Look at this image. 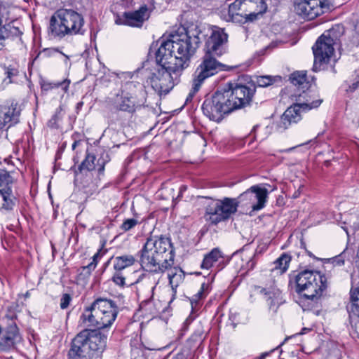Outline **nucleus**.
I'll return each mask as SVG.
<instances>
[{"mask_svg":"<svg viewBox=\"0 0 359 359\" xmlns=\"http://www.w3.org/2000/svg\"><path fill=\"white\" fill-rule=\"evenodd\" d=\"M184 30L163 41L156 53L157 68L148 76L147 81L158 94L168 93L179 82L182 71L189 66L201 43L202 33L198 25L192 24Z\"/></svg>","mask_w":359,"mask_h":359,"instance_id":"nucleus-1","label":"nucleus"},{"mask_svg":"<svg viewBox=\"0 0 359 359\" xmlns=\"http://www.w3.org/2000/svg\"><path fill=\"white\" fill-rule=\"evenodd\" d=\"M228 36L223 29L214 26L210 35L205 42V53L201 63L192 74L191 88L187 97V102L191 100L206 79L219 72L229 70V67L216 60L214 56L223 53V46L227 41Z\"/></svg>","mask_w":359,"mask_h":359,"instance_id":"nucleus-2","label":"nucleus"},{"mask_svg":"<svg viewBox=\"0 0 359 359\" xmlns=\"http://www.w3.org/2000/svg\"><path fill=\"white\" fill-rule=\"evenodd\" d=\"M118 313V308L114 301L100 297L85 308L80 322L85 327L104 329L111 326Z\"/></svg>","mask_w":359,"mask_h":359,"instance_id":"nucleus-3","label":"nucleus"},{"mask_svg":"<svg viewBox=\"0 0 359 359\" xmlns=\"http://www.w3.org/2000/svg\"><path fill=\"white\" fill-rule=\"evenodd\" d=\"M84 19L81 14L72 9H59L50 17L48 34L53 39L83 35Z\"/></svg>","mask_w":359,"mask_h":359,"instance_id":"nucleus-4","label":"nucleus"},{"mask_svg":"<svg viewBox=\"0 0 359 359\" xmlns=\"http://www.w3.org/2000/svg\"><path fill=\"white\" fill-rule=\"evenodd\" d=\"M97 330L86 329L76 336L69 352V359H92L95 354L103 352L107 337Z\"/></svg>","mask_w":359,"mask_h":359,"instance_id":"nucleus-5","label":"nucleus"},{"mask_svg":"<svg viewBox=\"0 0 359 359\" xmlns=\"http://www.w3.org/2000/svg\"><path fill=\"white\" fill-rule=\"evenodd\" d=\"M290 284L303 298L316 302L327 288V278L318 271L305 269L290 276Z\"/></svg>","mask_w":359,"mask_h":359,"instance_id":"nucleus-6","label":"nucleus"},{"mask_svg":"<svg viewBox=\"0 0 359 359\" xmlns=\"http://www.w3.org/2000/svg\"><path fill=\"white\" fill-rule=\"evenodd\" d=\"M264 0H235L229 5L226 21L243 23L256 20L266 11Z\"/></svg>","mask_w":359,"mask_h":359,"instance_id":"nucleus-7","label":"nucleus"},{"mask_svg":"<svg viewBox=\"0 0 359 359\" xmlns=\"http://www.w3.org/2000/svg\"><path fill=\"white\" fill-rule=\"evenodd\" d=\"M339 26L332 27L325 32L313 46L314 55V71L320 70L323 65L327 64L334 54V46L337 44L339 32Z\"/></svg>","mask_w":359,"mask_h":359,"instance_id":"nucleus-8","label":"nucleus"},{"mask_svg":"<svg viewBox=\"0 0 359 359\" xmlns=\"http://www.w3.org/2000/svg\"><path fill=\"white\" fill-rule=\"evenodd\" d=\"M238 204L236 198L209 199L205 205V219L213 225L225 222L236 212Z\"/></svg>","mask_w":359,"mask_h":359,"instance_id":"nucleus-9","label":"nucleus"},{"mask_svg":"<svg viewBox=\"0 0 359 359\" xmlns=\"http://www.w3.org/2000/svg\"><path fill=\"white\" fill-rule=\"evenodd\" d=\"M232 110L250 104L256 91L254 83H229L222 88Z\"/></svg>","mask_w":359,"mask_h":359,"instance_id":"nucleus-10","label":"nucleus"},{"mask_svg":"<svg viewBox=\"0 0 359 359\" xmlns=\"http://www.w3.org/2000/svg\"><path fill=\"white\" fill-rule=\"evenodd\" d=\"M222 90H217L210 97L205 99L201 109L203 114L210 120L221 121L224 116L233 111Z\"/></svg>","mask_w":359,"mask_h":359,"instance_id":"nucleus-11","label":"nucleus"},{"mask_svg":"<svg viewBox=\"0 0 359 359\" xmlns=\"http://www.w3.org/2000/svg\"><path fill=\"white\" fill-rule=\"evenodd\" d=\"M332 6V0H296L294 11L297 15L311 20L328 11Z\"/></svg>","mask_w":359,"mask_h":359,"instance_id":"nucleus-12","label":"nucleus"},{"mask_svg":"<svg viewBox=\"0 0 359 359\" xmlns=\"http://www.w3.org/2000/svg\"><path fill=\"white\" fill-rule=\"evenodd\" d=\"M140 253V262L144 270L154 273H163L168 269H161V263L164 262V259L151 246V243L146 241Z\"/></svg>","mask_w":359,"mask_h":359,"instance_id":"nucleus-13","label":"nucleus"},{"mask_svg":"<svg viewBox=\"0 0 359 359\" xmlns=\"http://www.w3.org/2000/svg\"><path fill=\"white\" fill-rule=\"evenodd\" d=\"M146 102V93L142 87L135 95L122 91L117 95L114 101V107L120 111L134 113L136 110L144 106Z\"/></svg>","mask_w":359,"mask_h":359,"instance_id":"nucleus-14","label":"nucleus"},{"mask_svg":"<svg viewBox=\"0 0 359 359\" xmlns=\"http://www.w3.org/2000/svg\"><path fill=\"white\" fill-rule=\"evenodd\" d=\"M147 242L151 243V246L164 259L161 263V269H168L174 264L175 252L170 240L168 238L161 236H150Z\"/></svg>","mask_w":359,"mask_h":359,"instance_id":"nucleus-15","label":"nucleus"},{"mask_svg":"<svg viewBox=\"0 0 359 359\" xmlns=\"http://www.w3.org/2000/svg\"><path fill=\"white\" fill-rule=\"evenodd\" d=\"M150 13L146 5L142 6L135 11L124 12L121 16H118L115 23L118 25L141 27L149 18Z\"/></svg>","mask_w":359,"mask_h":359,"instance_id":"nucleus-16","label":"nucleus"},{"mask_svg":"<svg viewBox=\"0 0 359 359\" xmlns=\"http://www.w3.org/2000/svg\"><path fill=\"white\" fill-rule=\"evenodd\" d=\"M96 157L94 154L86 152V155L85 159L82 161L81 165L79 166V170L80 172H83L84 171H92L94 170H97V177H103L104 166L107 163L110 161L109 156L107 152H102L100 155V157L97 159V163H95Z\"/></svg>","mask_w":359,"mask_h":359,"instance_id":"nucleus-17","label":"nucleus"},{"mask_svg":"<svg viewBox=\"0 0 359 359\" xmlns=\"http://www.w3.org/2000/svg\"><path fill=\"white\" fill-rule=\"evenodd\" d=\"M22 337L18 327L14 322H11L6 327L2 337L0 338V351H8L20 343Z\"/></svg>","mask_w":359,"mask_h":359,"instance_id":"nucleus-18","label":"nucleus"},{"mask_svg":"<svg viewBox=\"0 0 359 359\" xmlns=\"http://www.w3.org/2000/svg\"><path fill=\"white\" fill-rule=\"evenodd\" d=\"M19 115L20 112L13 104L0 106V130L17 123Z\"/></svg>","mask_w":359,"mask_h":359,"instance_id":"nucleus-19","label":"nucleus"},{"mask_svg":"<svg viewBox=\"0 0 359 359\" xmlns=\"http://www.w3.org/2000/svg\"><path fill=\"white\" fill-rule=\"evenodd\" d=\"M260 292L268 302L269 309L276 312L279 306L283 302L280 290L276 287H270L262 288Z\"/></svg>","mask_w":359,"mask_h":359,"instance_id":"nucleus-20","label":"nucleus"},{"mask_svg":"<svg viewBox=\"0 0 359 359\" xmlns=\"http://www.w3.org/2000/svg\"><path fill=\"white\" fill-rule=\"evenodd\" d=\"M301 110L298 109V106H290L284 112L281 116L280 128L286 129L292 123H297L302 119Z\"/></svg>","mask_w":359,"mask_h":359,"instance_id":"nucleus-21","label":"nucleus"},{"mask_svg":"<svg viewBox=\"0 0 359 359\" xmlns=\"http://www.w3.org/2000/svg\"><path fill=\"white\" fill-rule=\"evenodd\" d=\"M292 97H294L296 101L292 106H298V109L302 111H306L313 108H317L322 103V100H316L312 102H305L306 98V92L303 90L302 93L292 95Z\"/></svg>","mask_w":359,"mask_h":359,"instance_id":"nucleus-22","label":"nucleus"},{"mask_svg":"<svg viewBox=\"0 0 359 359\" xmlns=\"http://www.w3.org/2000/svg\"><path fill=\"white\" fill-rule=\"evenodd\" d=\"M113 260V268L115 271H122L128 268L136 262L135 257L132 255L125 254L120 256H116L111 258Z\"/></svg>","mask_w":359,"mask_h":359,"instance_id":"nucleus-23","label":"nucleus"},{"mask_svg":"<svg viewBox=\"0 0 359 359\" xmlns=\"http://www.w3.org/2000/svg\"><path fill=\"white\" fill-rule=\"evenodd\" d=\"M351 302L347 306L349 318L351 320L359 318V288L350 291Z\"/></svg>","mask_w":359,"mask_h":359,"instance_id":"nucleus-24","label":"nucleus"},{"mask_svg":"<svg viewBox=\"0 0 359 359\" xmlns=\"http://www.w3.org/2000/svg\"><path fill=\"white\" fill-rule=\"evenodd\" d=\"M251 189L253 192L255 193V196L257 200V203L254 204L252 206V210H259L264 207L267 194L269 191H272L273 189H271L269 190L266 187H261L258 186H255L252 187Z\"/></svg>","mask_w":359,"mask_h":359,"instance_id":"nucleus-25","label":"nucleus"},{"mask_svg":"<svg viewBox=\"0 0 359 359\" xmlns=\"http://www.w3.org/2000/svg\"><path fill=\"white\" fill-rule=\"evenodd\" d=\"M169 269L170 271L168 274L169 283L171 285L173 294H175L177 287L183 282L184 279V273L180 268L178 267L172 268L171 266Z\"/></svg>","mask_w":359,"mask_h":359,"instance_id":"nucleus-26","label":"nucleus"},{"mask_svg":"<svg viewBox=\"0 0 359 359\" xmlns=\"http://www.w3.org/2000/svg\"><path fill=\"white\" fill-rule=\"evenodd\" d=\"M291 256L287 253H283L273 263L272 271H276L280 274L284 273L289 268L291 262Z\"/></svg>","mask_w":359,"mask_h":359,"instance_id":"nucleus-27","label":"nucleus"},{"mask_svg":"<svg viewBox=\"0 0 359 359\" xmlns=\"http://www.w3.org/2000/svg\"><path fill=\"white\" fill-rule=\"evenodd\" d=\"M222 257V252L218 248H214L204 257L201 268L205 269H210Z\"/></svg>","mask_w":359,"mask_h":359,"instance_id":"nucleus-28","label":"nucleus"},{"mask_svg":"<svg viewBox=\"0 0 359 359\" xmlns=\"http://www.w3.org/2000/svg\"><path fill=\"white\" fill-rule=\"evenodd\" d=\"M3 203L0 207V212L4 214L11 212L15 206L16 198L13 195L2 197Z\"/></svg>","mask_w":359,"mask_h":359,"instance_id":"nucleus-29","label":"nucleus"},{"mask_svg":"<svg viewBox=\"0 0 359 359\" xmlns=\"http://www.w3.org/2000/svg\"><path fill=\"white\" fill-rule=\"evenodd\" d=\"M69 81L65 79L60 82H48L43 81L41 83V88L44 91H48L53 88H61L65 92H66L69 88Z\"/></svg>","mask_w":359,"mask_h":359,"instance_id":"nucleus-30","label":"nucleus"},{"mask_svg":"<svg viewBox=\"0 0 359 359\" xmlns=\"http://www.w3.org/2000/svg\"><path fill=\"white\" fill-rule=\"evenodd\" d=\"M291 83L295 86L304 88L307 85L306 81V74L304 72H296L292 73L290 76Z\"/></svg>","mask_w":359,"mask_h":359,"instance_id":"nucleus-31","label":"nucleus"},{"mask_svg":"<svg viewBox=\"0 0 359 359\" xmlns=\"http://www.w3.org/2000/svg\"><path fill=\"white\" fill-rule=\"evenodd\" d=\"M13 181H0V196L1 197L13 194Z\"/></svg>","mask_w":359,"mask_h":359,"instance_id":"nucleus-32","label":"nucleus"},{"mask_svg":"<svg viewBox=\"0 0 359 359\" xmlns=\"http://www.w3.org/2000/svg\"><path fill=\"white\" fill-rule=\"evenodd\" d=\"M276 78L270 76H259L255 81L259 87H267L275 82Z\"/></svg>","mask_w":359,"mask_h":359,"instance_id":"nucleus-33","label":"nucleus"},{"mask_svg":"<svg viewBox=\"0 0 359 359\" xmlns=\"http://www.w3.org/2000/svg\"><path fill=\"white\" fill-rule=\"evenodd\" d=\"M208 286L205 283H203L201 285L200 290L197 292L196 294H194V296L192 297L191 300L192 307L194 306L193 305L194 302L196 304L199 299H203L205 297V290H208Z\"/></svg>","mask_w":359,"mask_h":359,"instance_id":"nucleus-34","label":"nucleus"},{"mask_svg":"<svg viewBox=\"0 0 359 359\" xmlns=\"http://www.w3.org/2000/svg\"><path fill=\"white\" fill-rule=\"evenodd\" d=\"M113 282L120 287H124L126 285V278L123 276L122 271H115L112 276Z\"/></svg>","mask_w":359,"mask_h":359,"instance_id":"nucleus-35","label":"nucleus"},{"mask_svg":"<svg viewBox=\"0 0 359 359\" xmlns=\"http://www.w3.org/2000/svg\"><path fill=\"white\" fill-rule=\"evenodd\" d=\"M137 224L138 221L136 219H127L121 224V229L124 231H128L133 229Z\"/></svg>","mask_w":359,"mask_h":359,"instance_id":"nucleus-36","label":"nucleus"},{"mask_svg":"<svg viewBox=\"0 0 359 359\" xmlns=\"http://www.w3.org/2000/svg\"><path fill=\"white\" fill-rule=\"evenodd\" d=\"M61 108H58L56 109L55 114L53 115L51 118L48 121V126L51 128H57V122L61 119Z\"/></svg>","mask_w":359,"mask_h":359,"instance_id":"nucleus-37","label":"nucleus"},{"mask_svg":"<svg viewBox=\"0 0 359 359\" xmlns=\"http://www.w3.org/2000/svg\"><path fill=\"white\" fill-rule=\"evenodd\" d=\"M257 261L255 259V255L250 258L249 260L247 261L245 266H242L241 268V271H243V273H245L248 271L252 270L255 265H256Z\"/></svg>","mask_w":359,"mask_h":359,"instance_id":"nucleus-38","label":"nucleus"},{"mask_svg":"<svg viewBox=\"0 0 359 359\" xmlns=\"http://www.w3.org/2000/svg\"><path fill=\"white\" fill-rule=\"evenodd\" d=\"M72 301V297L69 294H64L60 299V308L62 309H67Z\"/></svg>","mask_w":359,"mask_h":359,"instance_id":"nucleus-39","label":"nucleus"},{"mask_svg":"<svg viewBox=\"0 0 359 359\" xmlns=\"http://www.w3.org/2000/svg\"><path fill=\"white\" fill-rule=\"evenodd\" d=\"M332 263L335 266H342L344 264L345 252L344 251L340 255L332 258Z\"/></svg>","mask_w":359,"mask_h":359,"instance_id":"nucleus-40","label":"nucleus"},{"mask_svg":"<svg viewBox=\"0 0 359 359\" xmlns=\"http://www.w3.org/2000/svg\"><path fill=\"white\" fill-rule=\"evenodd\" d=\"M5 74H6V78L9 79V81L7 83H11V79L17 74V70L15 68L8 67L5 68Z\"/></svg>","mask_w":359,"mask_h":359,"instance_id":"nucleus-41","label":"nucleus"},{"mask_svg":"<svg viewBox=\"0 0 359 359\" xmlns=\"http://www.w3.org/2000/svg\"><path fill=\"white\" fill-rule=\"evenodd\" d=\"M12 179L10 172L5 170L4 169H0V180H8Z\"/></svg>","mask_w":359,"mask_h":359,"instance_id":"nucleus-42","label":"nucleus"},{"mask_svg":"<svg viewBox=\"0 0 359 359\" xmlns=\"http://www.w3.org/2000/svg\"><path fill=\"white\" fill-rule=\"evenodd\" d=\"M52 52L53 53H60V54H62L65 57V59H64L65 64L66 65H68V63L69 62V58H70L69 55H67L65 53H63L62 52L60 51L58 48H53Z\"/></svg>","mask_w":359,"mask_h":359,"instance_id":"nucleus-43","label":"nucleus"},{"mask_svg":"<svg viewBox=\"0 0 359 359\" xmlns=\"http://www.w3.org/2000/svg\"><path fill=\"white\" fill-rule=\"evenodd\" d=\"M97 264L95 262H90L87 266L81 267L83 270H88V271H93L96 268Z\"/></svg>","mask_w":359,"mask_h":359,"instance_id":"nucleus-44","label":"nucleus"},{"mask_svg":"<svg viewBox=\"0 0 359 359\" xmlns=\"http://www.w3.org/2000/svg\"><path fill=\"white\" fill-rule=\"evenodd\" d=\"M101 257L100 251L97 252L92 257V262H95L96 264H97L98 259H100Z\"/></svg>","mask_w":359,"mask_h":359,"instance_id":"nucleus-45","label":"nucleus"},{"mask_svg":"<svg viewBox=\"0 0 359 359\" xmlns=\"http://www.w3.org/2000/svg\"><path fill=\"white\" fill-rule=\"evenodd\" d=\"M75 185L76 187H80L81 185L82 186H86L85 184H89V181H82V180H80V181H75Z\"/></svg>","mask_w":359,"mask_h":359,"instance_id":"nucleus-46","label":"nucleus"},{"mask_svg":"<svg viewBox=\"0 0 359 359\" xmlns=\"http://www.w3.org/2000/svg\"><path fill=\"white\" fill-rule=\"evenodd\" d=\"M359 86V81L353 83L351 86H349V90L353 91L355 90Z\"/></svg>","mask_w":359,"mask_h":359,"instance_id":"nucleus-47","label":"nucleus"},{"mask_svg":"<svg viewBox=\"0 0 359 359\" xmlns=\"http://www.w3.org/2000/svg\"><path fill=\"white\" fill-rule=\"evenodd\" d=\"M91 271H88V270H83L81 269V275L83 276L84 277H89L91 274Z\"/></svg>","mask_w":359,"mask_h":359,"instance_id":"nucleus-48","label":"nucleus"},{"mask_svg":"<svg viewBox=\"0 0 359 359\" xmlns=\"http://www.w3.org/2000/svg\"><path fill=\"white\" fill-rule=\"evenodd\" d=\"M354 31L357 35L359 36V19L357 20L354 26Z\"/></svg>","mask_w":359,"mask_h":359,"instance_id":"nucleus-49","label":"nucleus"},{"mask_svg":"<svg viewBox=\"0 0 359 359\" xmlns=\"http://www.w3.org/2000/svg\"><path fill=\"white\" fill-rule=\"evenodd\" d=\"M172 359H184V355L183 353H180L173 356Z\"/></svg>","mask_w":359,"mask_h":359,"instance_id":"nucleus-50","label":"nucleus"},{"mask_svg":"<svg viewBox=\"0 0 359 359\" xmlns=\"http://www.w3.org/2000/svg\"><path fill=\"white\" fill-rule=\"evenodd\" d=\"M355 263H356L357 266L359 267V245H358L357 252H356Z\"/></svg>","mask_w":359,"mask_h":359,"instance_id":"nucleus-51","label":"nucleus"},{"mask_svg":"<svg viewBox=\"0 0 359 359\" xmlns=\"http://www.w3.org/2000/svg\"><path fill=\"white\" fill-rule=\"evenodd\" d=\"M81 143V141L79 140H76L74 142V143L72 144V148L73 150H74L76 149V147Z\"/></svg>","mask_w":359,"mask_h":359,"instance_id":"nucleus-52","label":"nucleus"},{"mask_svg":"<svg viewBox=\"0 0 359 359\" xmlns=\"http://www.w3.org/2000/svg\"><path fill=\"white\" fill-rule=\"evenodd\" d=\"M313 100L311 99V96L306 93V98L305 99V102H312Z\"/></svg>","mask_w":359,"mask_h":359,"instance_id":"nucleus-53","label":"nucleus"},{"mask_svg":"<svg viewBox=\"0 0 359 359\" xmlns=\"http://www.w3.org/2000/svg\"><path fill=\"white\" fill-rule=\"evenodd\" d=\"M311 330V329L309 328H306V327H304L302 329V331L300 332V334H304L305 333H306L307 332H309Z\"/></svg>","mask_w":359,"mask_h":359,"instance_id":"nucleus-54","label":"nucleus"},{"mask_svg":"<svg viewBox=\"0 0 359 359\" xmlns=\"http://www.w3.org/2000/svg\"><path fill=\"white\" fill-rule=\"evenodd\" d=\"M258 127H259V126H258V125L255 126L253 127L252 130V133H255V132H256V130H257V128H258Z\"/></svg>","mask_w":359,"mask_h":359,"instance_id":"nucleus-55","label":"nucleus"},{"mask_svg":"<svg viewBox=\"0 0 359 359\" xmlns=\"http://www.w3.org/2000/svg\"><path fill=\"white\" fill-rule=\"evenodd\" d=\"M202 334H203V332H202L201 330H199L198 332H196V333L194 334V335L197 334V335H198V337H201V335H202Z\"/></svg>","mask_w":359,"mask_h":359,"instance_id":"nucleus-56","label":"nucleus"},{"mask_svg":"<svg viewBox=\"0 0 359 359\" xmlns=\"http://www.w3.org/2000/svg\"><path fill=\"white\" fill-rule=\"evenodd\" d=\"M267 353H263L259 358V359H263L266 355H267Z\"/></svg>","mask_w":359,"mask_h":359,"instance_id":"nucleus-57","label":"nucleus"},{"mask_svg":"<svg viewBox=\"0 0 359 359\" xmlns=\"http://www.w3.org/2000/svg\"><path fill=\"white\" fill-rule=\"evenodd\" d=\"M299 194V192H298V193H297V192H295V193L294 194V198H297V197H298Z\"/></svg>","mask_w":359,"mask_h":359,"instance_id":"nucleus-58","label":"nucleus"},{"mask_svg":"<svg viewBox=\"0 0 359 359\" xmlns=\"http://www.w3.org/2000/svg\"><path fill=\"white\" fill-rule=\"evenodd\" d=\"M158 284V281L155 283V285L151 287V290L152 291L154 290V288L156 287V285Z\"/></svg>","mask_w":359,"mask_h":359,"instance_id":"nucleus-59","label":"nucleus"},{"mask_svg":"<svg viewBox=\"0 0 359 359\" xmlns=\"http://www.w3.org/2000/svg\"><path fill=\"white\" fill-rule=\"evenodd\" d=\"M50 181L49 182V183L48 184V191L50 190Z\"/></svg>","mask_w":359,"mask_h":359,"instance_id":"nucleus-60","label":"nucleus"},{"mask_svg":"<svg viewBox=\"0 0 359 359\" xmlns=\"http://www.w3.org/2000/svg\"><path fill=\"white\" fill-rule=\"evenodd\" d=\"M294 149V147H292V148L288 149L287 151H292V150H293Z\"/></svg>","mask_w":359,"mask_h":359,"instance_id":"nucleus-61","label":"nucleus"},{"mask_svg":"<svg viewBox=\"0 0 359 359\" xmlns=\"http://www.w3.org/2000/svg\"><path fill=\"white\" fill-rule=\"evenodd\" d=\"M83 191H84L85 193H86V194H88V193L90 192V191H87V190H84Z\"/></svg>","mask_w":359,"mask_h":359,"instance_id":"nucleus-62","label":"nucleus"},{"mask_svg":"<svg viewBox=\"0 0 359 359\" xmlns=\"http://www.w3.org/2000/svg\"><path fill=\"white\" fill-rule=\"evenodd\" d=\"M76 156H74V161H76Z\"/></svg>","mask_w":359,"mask_h":359,"instance_id":"nucleus-63","label":"nucleus"}]
</instances>
